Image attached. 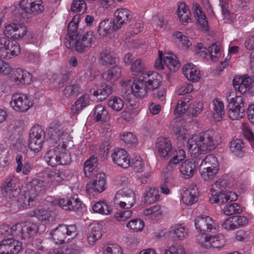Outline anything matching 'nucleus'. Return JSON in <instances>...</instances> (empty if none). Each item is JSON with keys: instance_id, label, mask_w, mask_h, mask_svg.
Here are the masks:
<instances>
[{"instance_id": "1", "label": "nucleus", "mask_w": 254, "mask_h": 254, "mask_svg": "<svg viewBox=\"0 0 254 254\" xmlns=\"http://www.w3.org/2000/svg\"><path fill=\"white\" fill-rule=\"evenodd\" d=\"M162 81V77L158 73L145 74L144 77L134 80L132 84H130L129 80L122 81V94L127 99L131 94L136 98H143L146 96L149 90L158 88Z\"/></svg>"}, {"instance_id": "2", "label": "nucleus", "mask_w": 254, "mask_h": 254, "mask_svg": "<svg viewBox=\"0 0 254 254\" xmlns=\"http://www.w3.org/2000/svg\"><path fill=\"white\" fill-rule=\"evenodd\" d=\"M220 140V137L218 133L208 130L189 138L188 147L191 156L195 158L199 154L213 150Z\"/></svg>"}, {"instance_id": "3", "label": "nucleus", "mask_w": 254, "mask_h": 254, "mask_svg": "<svg viewBox=\"0 0 254 254\" xmlns=\"http://www.w3.org/2000/svg\"><path fill=\"white\" fill-rule=\"evenodd\" d=\"M54 146V149L47 151L44 156V159L47 164L52 167L69 164L71 158L67 149L68 145L55 143Z\"/></svg>"}, {"instance_id": "4", "label": "nucleus", "mask_w": 254, "mask_h": 254, "mask_svg": "<svg viewBox=\"0 0 254 254\" xmlns=\"http://www.w3.org/2000/svg\"><path fill=\"white\" fill-rule=\"evenodd\" d=\"M3 33L5 37L13 39H21L26 36L29 43L36 45L38 44V40L40 39L38 36L28 32L27 28L25 25L14 22L5 25Z\"/></svg>"}, {"instance_id": "5", "label": "nucleus", "mask_w": 254, "mask_h": 254, "mask_svg": "<svg viewBox=\"0 0 254 254\" xmlns=\"http://www.w3.org/2000/svg\"><path fill=\"white\" fill-rule=\"evenodd\" d=\"M196 242L202 248L220 250L225 245L226 239L220 233L211 235L202 233L197 235Z\"/></svg>"}, {"instance_id": "6", "label": "nucleus", "mask_w": 254, "mask_h": 254, "mask_svg": "<svg viewBox=\"0 0 254 254\" xmlns=\"http://www.w3.org/2000/svg\"><path fill=\"white\" fill-rule=\"evenodd\" d=\"M50 234L56 243L63 244L65 240L72 239L77 235V228L74 224H61L53 230Z\"/></svg>"}, {"instance_id": "7", "label": "nucleus", "mask_w": 254, "mask_h": 254, "mask_svg": "<svg viewBox=\"0 0 254 254\" xmlns=\"http://www.w3.org/2000/svg\"><path fill=\"white\" fill-rule=\"evenodd\" d=\"M1 189L3 197L7 200L16 198L21 192L18 178L13 175L8 176L2 183Z\"/></svg>"}, {"instance_id": "8", "label": "nucleus", "mask_w": 254, "mask_h": 254, "mask_svg": "<svg viewBox=\"0 0 254 254\" xmlns=\"http://www.w3.org/2000/svg\"><path fill=\"white\" fill-rule=\"evenodd\" d=\"M66 124L64 122L54 121L51 124L48 134L51 135V139L55 143L67 145L70 141L69 134L65 131Z\"/></svg>"}, {"instance_id": "9", "label": "nucleus", "mask_w": 254, "mask_h": 254, "mask_svg": "<svg viewBox=\"0 0 254 254\" xmlns=\"http://www.w3.org/2000/svg\"><path fill=\"white\" fill-rule=\"evenodd\" d=\"M194 222L196 229L199 232L215 233L219 229L218 222L208 216H198Z\"/></svg>"}, {"instance_id": "10", "label": "nucleus", "mask_w": 254, "mask_h": 254, "mask_svg": "<svg viewBox=\"0 0 254 254\" xmlns=\"http://www.w3.org/2000/svg\"><path fill=\"white\" fill-rule=\"evenodd\" d=\"M9 104L13 110L19 112H26L33 105V101L29 99V96L22 93L12 94Z\"/></svg>"}, {"instance_id": "11", "label": "nucleus", "mask_w": 254, "mask_h": 254, "mask_svg": "<svg viewBox=\"0 0 254 254\" xmlns=\"http://www.w3.org/2000/svg\"><path fill=\"white\" fill-rule=\"evenodd\" d=\"M114 202L121 208L129 209L135 203V196L130 190H121L115 194Z\"/></svg>"}, {"instance_id": "12", "label": "nucleus", "mask_w": 254, "mask_h": 254, "mask_svg": "<svg viewBox=\"0 0 254 254\" xmlns=\"http://www.w3.org/2000/svg\"><path fill=\"white\" fill-rule=\"evenodd\" d=\"M44 132L40 126H34L30 130L29 147L31 151L37 153L41 150L44 140Z\"/></svg>"}, {"instance_id": "13", "label": "nucleus", "mask_w": 254, "mask_h": 254, "mask_svg": "<svg viewBox=\"0 0 254 254\" xmlns=\"http://www.w3.org/2000/svg\"><path fill=\"white\" fill-rule=\"evenodd\" d=\"M95 37L92 31H89L76 37L75 50L78 53L89 51L94 44Z\"/></svg>"}, {"instance_id": "14", "label": "nucleus", "mask_w": 254, "mask_h": 254, "mask_svg": "<svg viewBox=\"0 0 254 254\" xmlns=\"http://www.w3.org/2000/svg\"><path fill=\"white\" fill-rule=\"evenodd\" d=\"M19 6L24 13L33 16L39 15L44 10L42 0H21Z\"/></svg>"}, {"instance_id": "15", "label": "nucleus", "mask_w": 254, "mask_h": 254, "mask_svg": "<svg viewBox=\"0 0 254 254\" xmlns=\"http://www.w3.org/2000/svg\"><path fill=\"white\" fill-rule=\"evenodd\" d=\"M173 148L171 140L167 137H159L157 139L155 150L158 156L165 159L170 158Z\"/></svg>"}, {"instance_id": "16", "label": "nucleus", "mask_w": 254, "mask_h": 254, "mask_svg": "<svg viewBox=\"0 0 254 254\" xmlns=\"http://www.w3.org/2000/svg\"><path fill=\"white\" fill-rule=\"evenodd\" d=\"M106 185V175L104 173L100 172L97 174L94 180L88 183L86 191L89 193H100L105 190Z\"/></svg>"}, {"instance_id": "17", "label": "nucleus", "mask_w": 254, "mask_h": 254, "mask_svg": "<svg viewBox=\"0 0 254 254\" xmlns=\"http://www.w3.org/2000/svg\"><path fill=\"white\" fill-rule=\"evenodd\" d=\"M114 21L113 28L117 30L124 24L127 23L132 18L131 12L127 8H118L114 13Z\"/></svg>"}, {"instance_id": "18", "label": "nucleus", "mask_w": 254, "mask_h": 254, "mask_svg": "<svg viewBox=\"0 0 254 254\" xmlns=\"http://www.w3.org/2000/svg\"><path fill=\"white\" fill-rule=\"evenodd\" d=\"M11 78L13 82L17 85H29L32 79L31 74L24 68L20 67L13 70Z\"/></svg>"}, {"instance_id": "19", "label": "nucleus", "mask_w": 254, "mask_h": 254, "mask_svg": "<svg viewBox=\"0 0 254 254\" xmlns=\"http://www.w3.org/2000/svg\"><path fill=\"white\" fill-rule=\"evenodd\" d=\"M81 201L73 196H64L58 200V205L63 210L66 211H76L81 206Z\"/></svg>"}, {"instance_id": "20", "label": "nucleus", "mask_w": 254, "mask_h": 254, "mask_svg": "<svg viewBox=\"0 0 254 254\" xmlns=\"http://www.w3.org/2000/svg\"><path fill=\"white\" fill-rule=\"evenodd\" d=\"M211 192L210 201L212 203L222 204L228 201H235L238 199V195L233 191H212Z\"/></svg>"}, {"instance_id": "21", "label": "nucleus", "mask_w": 254, "mask_h": 254, "mask_svg": "<svg viewBox=\"0 0 254 254\" xmlns=\"http://www.w3.org/2000/svg\"><path fill=\"white\" fill-rule=\"evenodd\" d=\"M253 78L248 76L235 77L233 80V85L236 91L241 94L246 93L247 91L251 93V88Z\"/></svg>"}, {"instance_id": "22", "label": "nucleus", "mask_w": 254, "mask_h": 254, "mask_svg": "<svg viewBox=\"0 0 254 254\" xmlns=\"http://www.w3.org/2000/svg\"><path fill=\"white\" fill-rule=\"evenodd\" d=\"M111 157L114 163L124 168H127L130 165V160L128 153L124 149H115Z\"/></svg>"}, {"instance_id": "23", "label": "nucleus", "mask_w": 254, "mask_h": 254, "mask_svg": "<svg viewBox=\"0 0 254 254\" xmlns=\"http://www.w3.org/2000/svg\"><path fill=\"white\" fill-rule=\"evenodd\" d=\"M103 234L102 225L99 224H92L88 227L87 234V241L89 245L93 246L101 239Z\"/></svg>"}, {"instance_id": "24", "label": "nucleus", "mask_w": 254, "mask_h": 254, "mask_svg": "<svg viewBox=\"0 0 254 254\" xmlns=\"http://www.w3.org/2000/svg\"><path fill=\"white\" fill-rule=\"evenodd\" d=\"M28 189L31 195L28 198V204L30 205V202L33 201L35 196L37 193L44 191L46 190L45 182L39 179H34L27 185Z\"/></svg>"}, {"instance_id": "25", "label": "nucleus", "mask_w": 254, "mask_h": 254, "mask_svg": "<svg viewBox=\"0 0 254 254\" xmlns=\"http://www.w3.org/2000/svg\"><path fill=\"white\" fill-rule=\"evenodd\" d=\"M117 61V58L116 55L108 49L103 50L98 57L99 64L103 66L115 64Z\"/></svg>"}, {"instance_id": "26", "label": "nucleus", "mask_w": 254, "mask_h": 254, "mask_svg": "<svg viewBox=\"0 0 254 254\" xmlns=\"http://www.w3.org/2000/svg\"><path fill=\"white\" fill-rule=\"evenodd\" d=\"M182 200L187 205H191L198 199V190L196 187H190L186 189L181 194Z\"/></svg>"}, {"instance_id": "27", "label": "nucleus", "mask_w": 254, "mask_h": 254, "mask_svg": "<svg viewBox=\"0 0 254 254\" xmlns=\"http://www.w3.org/2000/svg\"><path fill=\"white\" fill-rule=\"evenodd\" d=\"M18 227L21 228L22 237L24 239H29L33 236L38 231V227L35 223L31 222H26L21 226L17 224L11 228L12 230H15Z\"/></svg>"}, {"instance_id": "28", "label": "nucleus", "mask_w": 254, "mask_h": 254, "mask_svg": "<svg viewBox=\"0 0 254 254\" xmlns=\"http://www.w3.org/2000/svg\"><path fill=\"white\" fill-rule=\"evenodd\" d=\"M180 171L185 179L192 177L196 171L194 160L187 159L183 162L180 167Z\"/></svg>"}, {"instance_id": "29", "label": "nucleus", "mask_w": 254, "mask_h": 254, "mask_svg": "<svg viewBox=\"0 0 254 254\" xmlns=\"http://www.w3.org/2000/svg\"><path fill=\"white\" fill-rule=\"evenodd\" d=\"M130 71L135 76L140 75L139 77H144L145 74L149 75L152 73H156L153 71H147V66L141 62L140 59H137L132 63L130 66Z\"/></svg>"}, {"instance_id": "30", "label": "nucleus", "mask_w": 254, "mask_h": 254, "mask_svg": "<svg viewBox=\"0 0 254 254\" xmlns=\"http://www.w3.org/2000/svg\"><path fill=\"white\" fill-rule=\"evenodd\" d=\"M183 72L189 80L193 82L198 81L201 77L200 70L191 64H186L183 68Z\"/></svg>"}, {"instance_id": "31", "label": "nucleus", "mask_w": 254, "mask_h": 254, "mask_svg": "<svg viewBox=\"0 0 254 254\" xmlns=\"http://www.w3.org/2000/svg\"><path fill=\"white\" fill-rule=\"evenodd\" d=\"M81 92V88L75 80H71L65 87L63 94L65 98H72L78 95Z\"/></svg>"}, {"instance_id": "32", "label": "nucleus", "mask_w": 254, "mask_h": 254, "mask_svg": "<svg viewBox=\"0 0 254 254\" xmlns=\"http://www.w3.org/2000/svg\"><path fill=\"white\" fill-rule=\"evenodd\" d=\"M170 234L175 240H183L189 235V231L183 224H175L172 226Z\"/></svg>"}, {"instance_id": "33", "label": "nucleus", "mask_w": 254, "mask_h": 254, "mask_svg": "<svg viewBox=\"0 0 254 254\" xmlns=\"http://www.w3.org/2000/svg\"><path fill=\"white\" fill-rule=\"evenodd\" d=\"M112 87L106 84L103 83L100 85H95L90 89V93L95 96H100L101 99H106L112 93Z\"/></svg>"}, {"instance_id": "34", "label": "nucleus", "mask_w": 254, "mask_h": 254, "mask_svg": "<svg viewBox=\"0 0 254 254\" xmlns=\"http://www.w3.org/2000/svg\"><path fill=\"white\" fill-rule=\"evenodd\" d=\"M158 189L154 187H151L146 189L143 194V201L147 204H150L156 201H158L160 198Z\"/></svg>"}, {"instance_id": "35", "label": "nucleus", "mask_w": 254, "mask_h": 254, "mask_svg": "<svg viewBox=\"0 0 254 254\" xmlns=\"http://www.w3.org/2000/svg\"><path fill=\"white\" fill-rule=\"evenodd\" d=\"M89 96L83 94L72 105L71 108V113L72 115L78 114L79 113L89 104Z\"/></svg>"}, {"instance_id": "36", "label": "nucleus", "mask_w": 254, "mask_h": 254, "mask_svg": "<svg viewBox=\"0 0 254 254\" xmlns=\"http://www.w3.org/2000/svg\"><path fill=\"white\" fill-rule=\"evenodd\" d=\"M177 15L180 21L185 25L191 21L190 12L184 2H180L178 5Z\"/></svg>"}, {"instance_id": "37", "label": "nucleus", "mask_w": 254, "mask_h": 254, "mask_svg": "<svg viewBox=\"0 0 254 254\" xmlns=\"http://www.w3.org/2000/svg\"><path fill=\"white\" fill-rule=\"evenodd\" d=\"M226 97L228 103V108L244 109V103L242 96L237 95L234 92H231L227 94Z\"/></svg>"}, {"instance_id": "38", "label": "nucleus", "mask_w": 254, "mask_h": 254, "mask_svg": "<svg viewBox=\"0 0 254 254\" xmlns=\"http://www.w3.org/2000/svg\"><path fill=\"white\" fill-rule=\"evenodd\" d=\"M69 175L68 169L55 170L48 174V177L54 183H60L67 178Z\"/></svg>"}, {"instance_id": "39", "label": "nucleus", "mask_w": 254, "mask_h": 254, "mask_svg": "<svg viewBox=\"0 0 254 254\" xmlns=\"http://www.w3.org/2000/svg\"><path fill=\"white\" fill-rule=\"evenodd\" d=\"M225 114L224 106L222 101L219 98H216L213 102L212 115L216 121L222 120Z\"/></svg>"}, {"instance_id": "40", "label": "nucleus", "mask_w": 254, "mask_h": 254, "mask_svg": "<svg viewBox=\"0 0 254 254\" xmlns=\"http://www.w3.org/2000/svg\"><path fill=\"white\" fill-rule=\"evenodd\" d=\"M164 64L172 71H177L180 67V63L176 56L172 54L167 53L163 57Z\"/></svg>"}, {"instance_id": "41", "label": "nucleus", "mask_w": 254, "mask_h": 254, "mask_svg": "<svg viewBox=\"0 0 254 254\" xmlns=\"http://www.w3.org/2000/svg\"><path fill=\"white\" fill-rule=\"evenodd\" d=\"M194 16L196 19L197 24L200 25L203 30L208 29V22L204 13L202 12L201 7L196 4L193 5Z\"/></svg>"}, {"instance_id": "42", "label": "nucleus", "mask_w": 254, "mask_h": 254, "mask_svg": "<svg viewBox=\"0 0 254 254\" xmlns=\"http://www.w3.org/2000/svg\"><path fill=\"white\" fill-rule=\"evenodd\" d=\"M191 99L190 95H187L179 100L175 109V113L180 116L184 114L189 109Z\"/></svg>"}, {"instance_id": "43", "label": "nucleus", "mask_w": 254, "mask_h": 254, "mask_svg": "<svg viewBox=\"0 0 254 254\" xmlns=\"http://www.w3.org/2000/svg\"><path fill=\"white\" fill-rule=\"evenodd\" d=\"M23 157L20 155H17L16 157V161L17 164L16 168V171L19 173L22 170V173L24 175H28L33 169V164L29 161L24 162L22 163Z\"/></svg>"}, {"instance_id": "44", "label": "nucleus", "mask_w": 254, "mask_h": 254, "mask_svg": "<svg viewBox=\"0 0 254 254\" xmlns=\"http://www.w3.org/2000/svg\"><path fill=\"white\" fill-rule=\"evenodd\" d=\"M93 118L96 122L103 123L109 119V115L105 107L98 105L94 109Z\"/></svg>"}, {"instance_id": "45", "label": "nucleus", "mask_w": 254, "mask_h": 254, "mask_svg": "<svg viewBox=\"0 0 254 254\" xmlns=\"http://www.w3.org/2000/svg\"><path fill=\"white\" fill-rule=\"evenodd\" d=\"M121 69L120 67L114 66L103 74V77L108 82H114L121 76Z\"/></svg>"}, {"instance_id": "46", "label": "nucleus", "mask_w": 254, "mask_h": 254, "mask_svg": "<svg viewBox=\"0 0 254 254\" xmlns=\"http://www.w3.org/2000/svg\"><path fill=\"white\" fill-rule=\"evenodd\" d=\"M244 144L240 139H233L230 142V149L231 151L236 156L243 157L244 155L245 151L243 150Z\"/></svg>"}, {"instance_id": "47", "label": "nucleus", "mask_w": 254, "mask_h": 254, "mask_svg": "<svg viewBox=\"0 0 254 254\" xmlns=\"http://www.w3.org/2000/svg\"><path fill=\"white\" fill-rule=\"evenodd\" d=\"M82 252L80 247L76 244L63 246L56 249L55 254H79Z\"/></svg>"}, {"instance_id": "48", "label": "nucleus", "mask_w": 254, "mask_h": 254, "mask_svg": "<svg viewBox=\"0 0 254 254\" xmlns=\"http://www.w3.org/2000/svg\"><path fill=\"white\" fill-rule=\"evenodd\" d=\"M143 214L152 219L157 220L162 216L163 212L160 206L155 205L144 209Z\"/></svg>"}, {"instance_id": "49", "label": "nucleus", "mask_w": 254, "mask_h": 254, "mask_svg": "<svg viewBox=\"0 0 254 254\" xmlns=\"http://www.w3.org/2000/svg\"><path fill=\"white\" fill-rule=\"evenodd\" d=\"M92 210L94 212L106 215L110 214L112 210L110 205L104 201L95 203L92 206Z\"/></svg>"}, {"instance_id": "50", "label": "nucleus", "mask_w": 254, "mask_h": 254, "mask_svg": "<svg viewBox=\"0 0 254 254\" xmlns=\"http://www.w3.org/2000/svg\"><path fill=\"white\" fill-rule=\"evenodd\" d=\"M200 167L219 169V164L217 158L212 154L207 155L201 161Z\"/></svg>"}, {"instance_id": "51", "label": "nucleus", "mask_w": 254, "mask_h": 254, "mask_svg": "<svg viewBox=\"0 0 254 254\" xmlns=\"http://www.w3.org/2000/svg\"><path fill=\"white\" fill-rule=\"evenodd\" d=\"M20 52L19 44L15 41H10L7 50L6 51L4 59H12L14 57L18 56Z\"/></svg>"}, {"instance_id": "52", "label": "nucleus", "mask_w": 254, "mask_h": 254, "mask_svg": "<svg viewBox=\"0 0 254 254\" xmlns=\"http://www.w3.org/2000/svg\"><path fill=\"white\" fill-rule=\"evenodd\" d=\"M173 130L177 138L180 139H184L186 135L188 133L187 129L181 122L174 123L172 124Z\"/></svg>"}, {"instance_id": "53", "label": "nucleus", "mask_w": 254, "mask_h": 254, "mask_svg": "<svg viewBox=\"0 0 254 254\" xmlns=\"http://www.w3.org/2000/svg\"><path fill=\"white\" fill-rule=\"evenodd\" d=\"M170 160L171 163H178L183 161L186 158V152L183 149L178 148L177 149L172 148Z\"/></svg>"}, {"instance_id": "54", "label": "nucleus", "mask_w": 254, "mask_h": 254, "mask_svg": "<svg viewBox=\"0 0 254 254\" xmlns=\"http://www.w3.org/2000/svg\"><path fill=\"white\" fill-rule=\"evenodd\" d=\"M108 105L112 110L119 112L124 108V101L120 97L113 96L109 98Z\"/></svg>"}, {"instance_id": "55", "label": "nucleus", "mask_w": 254, "mask_h": 254, "mask_svg": "<svg viewBox=\"0 0 254 254\" xmlns=\"http://www.w3.org/2000/svg\"><path fill=\"white\" fill-rule=\"evenodd\" d=\"M126 227L134 232H141L144 227V222L140 219L136 218L128 222Z\"/></svg>"}, {"instance_id": "56", "label": "nucleus", "mask_w": 254, "mask_h": 254, "mask_svg": "<svg viewBox=\"0 0 254 254\" xmlns=\"http://www.w3.org/2000/svg\"><path fill=\"white\" fill-rule=\"evenodd\" d=\"M8 248L9 254H17L22 249L21 243L13 239L5 240Z\"/></svg>"}, {"instance_id": "57", "label": "nucleus", "mask_w": 254, "mask_h": 254, "mask_svg": "<svg viewBox=\"0 0 254 254\" xmlns=\"http://www.w3.org/2000/svg\"><path fill=\"white\" fill-rule=\"evenodd\" d=\"M103 254H124L122 247L117 244H108L103 250Z\"/></svg>"}, {"instance_id": "58", "label": "nucleus", "mask_w": 254, "mask_h": 254, "mask_svg": "<svg viewBox=\"0 0 254 254\" xmlns=\"http://www.w3.org/2000/svg\"><path fill=\"white\" fill-rule=\"evenodd\" d=\"M112 27L108 20L102 21L99 24L98 32L101 37H105L111 33Z\"/></svg>"}, {"instance_id": "59", "label": "nucleus", "mask_w": 254, "mask_h": 254, "mask_svg": "<svg viewBox=\"0 0 254 254\" xmlns=\"http://www.w3.org/2000/svg\"><path fill=\"white\" fill-rule=\"evenodd\" d=\"M31 216H34L42 222L49 220L51 216L50 212L43 208H37L32 211Z\"/></svg>"}, {"instance_id": "60", "label": "nucleus", "mask_w": 254, "mask_h": 254, "mask_svg": "<svg viewBox=\"0 0 254 254\" xmlns=\"http://www.w3.org/2000/svg\"><path fill=\"white\" fill-rule=\"evenodd\" d=\"M200 176L204 181H210L214 178L218 172L219 169L215 168H208V167H201Z\"/></svg>"}, {"instance_id": "61", "label": "nucleus", "mask_w": 254, "mask_h": 254, "mask_svg": "<svg viewBox=\"0 0 254 254\" xmlns=\"http://www.w3.org/2000/svg\"><path fill=\"white\" fill-rule=\"evenodd\" d=\"M243 211V207L237 203L227 204L225 206L223 209L224 213L227 215H231L236 213H241Z\"/></svg>"}, {"instance_id": "62", "label": "nucleus", "mask_w": 254, "mask_h": 254, "mask_svg": "<svg viewBox=\"0 0 254 254\" xmlns=\"http://www.w3.org/2000/svg\"><path fill=\"white\" fill-rule=\"evenodd\" d=\"M121 138L129 147L136 145L137 143V139L136 136L131 132L123 133L121 135Z\"/></svg>"}, {"instance_id": "63", "label": "nucleus", "mask_w": 254, "mask_h": 254, "mask_svg": "<svg viewBox=\"0 0 254 254\" xmlns=\"http://www.w3.org/2000/svg\"><path fill=\"white\" fill-rule=\"evenodd\" d=\"M229 117L232 120H237L242 118L244 115L245 109L228 108Z\"/></svg>"}, {"instance_id": "64", "label": "nucleus", "mask_w": 254, "mask_h": 254, "mask_svg": "<svg viewBox=\"0 0 254 254\" xmlns=\"http://www.w3.org/2000/svg\"><path fill=\"white\" fill-rule=\"evenodd\" d=\"M241 129L242 130L243 134L245 138L249 141L251 145L254 144V135L251 129L249 127L247 123H243L241 126Z\"/></svg>"}]
</instances>
